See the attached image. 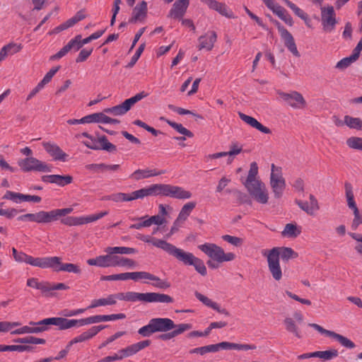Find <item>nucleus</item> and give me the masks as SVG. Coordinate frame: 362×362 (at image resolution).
Returning a JSON list of instances; mask_svg holds the SVG:
<instances>
[{
	"instance_id": "nucleus-1",
	"label": "nucleus",
	"mask_w": 362,
	"mask_h": 362,
	"mask_svg": "<svg viewBox=\"0 0 362 362\" xmlns=\"http://www.w3.org/2000/svg\"><path fill=\"white\" fill-rule=\"evenodd\" d=\"M137 238L144 243H151L155 247L163 250L184 265L193 266L194 269L202 276H204L207 274V269L204 261L194 256L193 253L186 252L165 240L150 235H139Z\"/></svg>"
},
{
	"instance_id": "nucleus-2",
	"label": "nucleus",
	"mask_w": 362,
	"mask_h": 362,
	"mask_svg": "<svg viewBox=\"0 0 362 362\" xmlns=\"http://www.w3.org/2000/svg\"><path fill=\"white\" fill-rule=\"evenodd\" d=\"M149 196L169 197L177 199H189L192 194L183 187L170 184H153L148 186Z\"/></svg>"
},
{
	"instance_id": "nucleus-3",
	"label": "nucleus",
	"mask_w": 362,
	"mask_h": 362,
	"mask_svg": "<svg viewBox=\"0 0 362 362\" xmlns=\"http://www.w3.org/2000/svg\"><path fill=\"white\" fill-rule=\"evenodd\" d=\"M118 300H124L129 302L141 301L146 303H171L173 298L164 293H137L134 291H128L126 293H117Z\"/></svg>"
},
{
	"instance_id": "nucleus-4",
	"label": "nucleus",
	"mask_w": 362,
	"mask_h": 362,
	"mask_svg": "<svg viewBox=\"0 0 362 362\" xmlns=\"http://www.w3.org/2000/svg\"><path fill=\"white\" fill-rule=\"evenodd\" d=\"M175 327L174 322L167 317H156L149 320L148 325L139 328L138 333L142 337H150L156 332H167Z\"/></svg>"
},
{
	"instance_id": "nucleus-5",
	"label": "nucleus",
	"mask_w": 362,
	"mask_h": 362,
	"mask_svg": "<svg viewBox=\"0 0 362 362\" xmlns=\"http://www.w3.org/2000/svg\"><path fill=\"white\" fill-rule=\"evenodd\" d=\"M198 248L210 259L217 263L230 262L235 259V255L233 252H225L223 249L214 243L199 245Z\"/></svg>"
},
{
	"instance_id": "nucleus-6",
	"label": "nucleus",
	"mask_w": 362,
	"mask_h": 362,
	"mask_svg": "<svg viewBox=\"0 0 362 362\" xmlns=\"http://www.w3.org/2000/svg\"><path fill=\"white\" fill-rule=\"evenodd\" d=\"M269 185L274 197L278 199H281L286 189V183L283 176L282 168L274 163L271 165Z\"/></svg>"
},
{
	"instance_id": "nucleus-7",
	"label": "nucleus",
	"mask_w": 362,
	"mask_h": 362,
	"mask_svg": "<svg viewBox=\"0 0 362 362\" xmlns=\"http://www.w3.org/2000/svg\"><path fill=\"white\" fill-rule=\"evenodd\" d=\"M18 165L23 172H40L49 173L52 170V166L47 163L42 161L33 156L26 157L18 160Z\"/></svg>"
},
{
	"instance_id": "nucleus-8",
	"label": "nucleus",
	"mask_w": 362,
	"mask_h": 362,
	"mask_svg": "<svg viewBox=\"0 0 362 362\" xmlns=\"http://www.w3.org/2000/svg\"><path fill=\"white\" fill-rule=\"evenodd\" d=\"M261 253L267 258L268 269L273 279L277 281H280L282 279L283 272L277 250L276 249L262 250Z\"/></svg>"
},
{
	"instance_id": "nucleus-9",
	"label": "nucleus",
	"mask_w": 362,
	"mask_h": 362,
	"mask_svg": "<svg viewBox=\"0 0 362 362\" xmlns=\"http://www.w3.org/2000/svg\"><path fill=\"white\" fill-rule=\"evenodd\" d=\"M278 99L288 105L291 107L297 110L304 109L306 105V101L301 93L298 91L292 90L288 93L281 90L276 91Z\"/></svg>"
},
{
	"instance_id": "nucleus-10",
	"label": "nucleus",
	"mask_w": 362,
	"mask_h": 362,
	"mask_svg": "<svg viewBox=\"0 0 362 362\" xmlns=\"http://www.w3.org/2000/svg\"><path fill=\"white\" fill-rule=\"evenodd\" d=\"M251 197L257 203L267 204L269 202V192L265 184L262 181L245 185Z\"/></svg>"
},
{
	"instance_id": "nucleus-11",
	"label": "nucleus",
	"mask_w": 362,
	"mask_h": 362,
	"mask_svg": "<svg viewBox=\"0 0 362 362\" xmlns=\"http://www.w3.org/2000/svg\"><path fill=\"white\" fill-rule=\"evenodd\" d=\"M147 96V93L141 92L134 96L125 100L122 103L105 109L104 112L113 116H121L126 114L137 102Z\"/></svg>"
},
{
	"instance_id": "nucleus-12",
	"label": "nucleus",
	"mask_w": 362,
	"mask_h": 362,
	"mask_svg": "<svg viewBox=\"0 0 362 362\" xmlns=\"http://www.w3.org/2000/svg\"><path fill=\"white\" fill-rule=\"evenodd\" d=\"M153 274L147 272H125L121 274H111L107 276H102L100 277L101 281H127L132 279L134 281H138L140 279L151 281Z\"/></svg>"
},
{
	"instance_id": "nucleus-13",
	"label": "nucleus",
	"mask_w": 362,
	"mask_h": 362,
	"mask_svg": "<svg viewBox=\"0 0 362 362\" xmlns=\"http://www.w3.org/2000/svg\"><path fill=\"white\" fill-rule=\"evenodd\" d=\"M110 247L105 249V255L97 256L95 258L88 259L87 264L90 266H95L98 267H116V262L117 255H115Z\"/></svg>"
},
{
	"instance_id": "nucleus-14",
	"label": "nucleus",
	"mask_w": 362,
	"mask_h": 362,
	"mask_svg": "<svg viewBox=\"0 0 362 362\" xmlns=\"http://www.w3.org/2000/svg\"><path fill=\"white\" fill-rule=\"evenodd\" d=\"M321 23L326 33H332L337 23L336 13L332 6H321Z\"/></svg>"
},
{
	"instance_id": "nucleus-15",
	"label": "nucleus",
	"mask_w": 362,
	"mask_h": 362,
	"mask_svg": "<svg viewBox=\"0 0 362 362\" xmlns=\"http://www.w3.org/2000/svg\"><path fill=\"white\" fill-rule=\"evenodd\" d=\"M43 322L46 326V330L48 329L49 325L57 326L60 330L82 326L81 319H68L62 317L45 318Z\"/></svg>"
},
{
	"instance_id": "nucleus-16",
	"label": "nucleus",
	"mask_w": 362,
	"mask_h": 362,
	"mask_svg": "<svg viewBox=\"0 0 362 362\" xmlns=\"http://www.w3.org/2000/svg\"><path fill=\"white\" fill-rule=\"evenodd\" d=\"M148 197V187L134 191L129 194L117 192L109 196L108 199L115 202H131Z\"/></svg>"
},
{
	"instance_id": "nucleus-17",
	"label": "nucleus",
	"mask_w": 362,
	"mask_h": 362,
	"mask_svg": "<svg viewBox=\"0 0 362 362\" xmlns=\"http://www.w3.org/2000/svg\"><path fill=\"white\" fill-rule=\"evenodd\" d=\"M308 326L314 328L322 334H325L327 337L333 338L334 339L337 340L342 346L346 349H352L356 347V344L351 339L333 331L325 329L317 324L309 323Z\"/></svg>"
},
{
	"instance_id": "nucleus-18",
	"label": "nucleus",
	"mask_w": 362,
	"mask_h": 362,
	"mask_svg": "<svg viewBox=\"0 0 362 362\" xmlns=\"http://www.w3.org/2000/svg\"><path fill=\"white\" fill-rule=\"evenodd\" d=\"M265 6L271 10L274 14H276L279 18H281L284 23L289 26H292L293 21L291 15L286 11V10L280 6L279 4L275 2V0H262Z\"/></svg>"
},
{
	"instance_id": "nucleus-19",
	"label": "nucleus",
	"mask_w": 362,
	"mask_h": 362,
	"mask_svg": "<svg viewBox=\"0 0 362 362\" xmlns=\"http://www.w3.org/2000/svg\"><path fill=\"white\" fill-rule=\"evenodd\" d=\"M293 318L291 317H286L284 320V325L287 332L293 334L298 339H301L303 334L298 327L297 326L296 321L301 322L303 320V315L300 311H296L293 314Z\"/></svg>"
},
{
	"instance_id": "nucleus-20",
	"label": "nucleus",
	"mask_w": 362,
	"mask_h": 362,
	"mask_svg": "<svg viewBox=\"0 0 362 362\" xmlns=\"http://www.w3.org/2000/svg\"><path fill=\"white\" fill-rule=\"evenodd\" d=\"M107 327V325H95L81 332L69 341V345L78 343H85L94 338L101 330Z\"/></svg>"
},
{
	"instance_id": "nucleus-21",
	"label": "nucleus",
	"mask_w": 362,
	"mask_h": 362,
	"mask_svg": "<svg viewBox=\"0 0 362 362\" xmlns=\"http://www.w3.org/2000/svg\"><path fill=\"white\" fill-rule=\"evenodd\" d=\"M275 25L277 26L280 35L284 40L285 46L295 57H299L300 53L292 35L279 22L275 21Z\"/></svg>"
},
{
	"instance_id": "nucleus-22",
	"label": "nucleus",
	"mask_w": 362,
	"mask_h": 362,
	"mask_svg": "<svg viewBox=\"0 0 362 362\" xmlns=\"http://www.w3.org/2000/svg\"><path fill=\"white\" fill-rule=\"evenodd\" d=\"M43 320L38 322L30 321L28 325L11 331L12 335H21L25 334H37L46 331V326Z\"/></svg>"
},
{
	"instance_id": "nucleus-23",
	"label": "nucleus",
	"mask_w": 362,
	"mask_h": 362,
	"mask_svg": "<svg viewBox=\"0 0 362 362\" xmlns=\"http://www.w3.org/2000/svg\"><path fill=\"white\" fill-rule=\"evenodd\" d=\"M216 40V33L214 30H209L198 38L197 48L199 50L211 51Z\"/></svg>"
},
{
	"instance_id": "nucleus-24",
	"label": "nucleus",
	"mask_w": 362,
	"mask_h": 362,
	"mask_svg": "<svg viewBox=\"0 0 362 362\" xmlns=\"http://www.w3.org/2000/svg\"><path fill=\"white\" fill-rule=\"evenodd\" d=\"M310 202L302 201L300 199H296L295 201L296 204L298 206V207L305 211L309 216H315L316 212L320 209V205L316 197L310 194L309 195Z\"/></svg>"
},
{
	"instance_id": "nucleus-25",
	"label": "nucleus",
	"mask_w": 362,
	"mask_h": 362,
	"mask_svg": "<svg viewBox=\"0 0 362 362\" xmlns=\"http://www.w3.org/2000/svg\"><path fill=\"white\" fill-rule=\"evenodd\" d=\"M42 145L45 151L52 157L53 160L63 162L67 160L68 155L64 152L57 144L52 142L44 141Z\"/></svg>"
},
{
	"instance_id": "nucleus-26",
	"label": "nucleus",
	"mask_w": 362,
	"mask_h": 362,
	"mask_svg": "<svg viewBox=\"0 0 362 362\" xmlns=\"http://www.w3.org/2000/svg\"><path fill=\"white\" fill-rule=\"evenodd\" d=\"M59 257H30L29 264L42 269H52L54 270L55 264L59 263Z\"/></svg>"
},
{
	"instance_id": "nucleus-27",
	"label": "nucleus",
	"mask_w": 362,
	"mask_h": 362,
	"mask_svg": "<svg viewBox=\"0 0 362 362\" xmlns=\"http://www.w3.org/2000/svg\"><path fill=\"white\" fill-rule=\"evenodd\" d=\"M201 1L208 6L212 10L219 13L228 18H234L233 12L226 6L225 3L218 2L216 0H201Z\"/></svg>"
},
{
	"instance_id": "nucleus-28",
	"label": "nucleus",
	"mask_w": 362,
	"mask_h": 362,
	"mask_svg": "<svg viewBox=\"0 0 362 362\" xmlns=\"http://www.w3.org/2000/svg\"><path fill=\"white\" fill-rule=\"evenodd\" d=\"M189 4V0H176L170 9L168 17L182 19Z\"/></svg>"
},
{
	"instance_id": "nucleus-29",
	"label": "nucleus",
	"mask_w": 362,
	"mask_h": 362,
	"mask_svg": "<svg viewBox=\"0 0 362 362\" xmlns=\"http://www.w3.org/2000/svg\"><path fill=\"white\" fill-rule=\"evenodd\" d=\"M147 3L145 1H142L134 8L129 22L131 23L144 22L147 16Z\"/></svg>"
},
{
	"instance_id": "nucleus-30",
	"label": "nucleus",
	"mask_w": 362,
	"mask_h": 362,
	"mask_svg": "<svg viewBox=\"0 0 362 362\" xmlns=\"http://www.w3.org/2000/svg\"><path fill=\"white\" fill-rule=\"evenodd\" d=\"M42 180L45 182L55 184L59 187H64L73 182V177L70 175H49L42 176Z\"/></svg>"
},
{
	"instance_id": "nucleus-31",
	"label": "nucleus",
	"mask_w": 362,
	"mask_h": 362,
	"mask_svg": "<svg viewBox=\"0 0 362 362\" xmlns=\"http://www.w3.org/2000/svg\"><path fill=\"white\" fill-rule=\"evenodd\" d=\"M194 296L204 305L216 310L218 313L222 314L225 316H228V317L230 315V313L228 310H226V308H221L219 304L213 301L212 300H211L208 297L205 296L204 295L202 294L201 293L196 291L194 293Z\"/></svg>"
},
{
	"instance_id": "nucleus-32",
	"label": "nucleus",
	"mask_w": 362,
	"mask_h": 362,
	"mask_svg": "<svg viewBox=\"0 0 362 362\" xmlns=\"http://www.w3.org/2000/svg\"><path fill=\"white\" fill-rule=\"evenodd\" d=\"M218 351L220 349L225 350H237V351H250L255 350L257 346L254 344H238L229 341H222L217 344Z\"/></svg>"
},
{
	"instance_id": "nucleus-33",
	"label": "nucleus",
	"mask_w": 362,
	"mask_h": 362,
	"mask_svg": "<svg viewBox=\"0 0 362 362\" xmlns=\"http://www.w3.org/2000/svg\"><path fill=\"white\" fill-rule=\"evenodd\" d=\"M118 300L117 293H112L98 299L91 300L88 308H95L102 306L115 305Z\"/></svg>"
},
{
	"instance_id": "nucleus-34",
	"label": "nucleus",
	"mask_w": 362,
	"mask_h": 362,
	"mask_svg": "<svg viewBox=\"0 0 362 362\" xmlns=\"http://www.w3.org/2000/svg\"><path fill=\"white\" fill-rule=\"evenodd\" d=\"M238 115H239L240 118L244 122H245L247 124H248L251 127L255 128L264 134H271L272 132H271L270 129L262 125L255 118H254L251 116L247 115L240 112H238Z\"/></svg>"
},
{
	"instance_id": "nucleus-35",
	"label": "nucleus",
	"mask_w": 362,
	"mask_h": 362,
	"mask_svg": "<svg viewBox=\"0 0 362 362\" xmlns=\"http://www.w3.org/2000/svg\"><path fill=\"white\" fill-rule=\"evenodd\" d=\"M59 263L55 264L54 272H66L75 274H81V269L79 265L72 263H63L62 258L59 257Z\"/></svg>"
},
{
	"instance_id": "nucleus-36",
	"label": "nucleus",
	"mask_w": 362,
	"mask_h": 362,
	"mask_svg": "<svg viewBox=\"0 0 362 362\" xmlns=\"http://www.w3.org/2000/svg\"><path fill=\"white\" fill-rule=\"evenodd\" d=\"M151 344L150 340H144L141 341H139L135 344H132L129 346L123 348V352H124L125 356L127 357H130L136 354H137L141 350L145 349Z\"/></svg>"
},
{
	"instance_id": "nucleus-37",
	"label": "nucleus",
	"mask_w": 362,
	"mask_h": 362,
	"mask_svg": "<svg viewBox=\"0 0 362 362\" xmlns=\"http://www.w3.org/2000/svg\"><path fill=\"white\" fill-rule=\"evenodd\" d=\"M164 171H157L156 170L149 169H139L135 170L131 175L130 178L135 180H139L145 178H148L153 176L160 175L163 174Z\"/></svg>"
},
{
	"instance_id": "nucleus-38",
	"label": "nucleus",
	"mask_w": 362,
	"mask_h": 362,
	"mask_svg": "<svg viewBox=\"0 0 362 362\" xmlns=\"http://www.w3.org/2000/svg\"><path fill=\"white\" fill-rule=\"evenodd\" d=\"M22 45L14 42L8 43L4 46L0 50V62L4 60L8 55H13L22 49Z\"/></svg>"
},
{
	"instance_id": "nucleus-39",
	"label": "nucleus",
	"mask_w": 362,
	"mask_h": 362,
	"mask_svg": "<svg viewBox=\"0 0 362 362\" xmlns=\"http://www.w3.org/2000/svg\"><path fill=\"white\" fill-rule=\"evenodd\" d=\"M61 217L59 209H53L49 211H40V223H48L57 221Z\"/></svg>"
},
{
	"instance_id": "nucleus-40",
	"label": "nucleus",
	"mask_w": 362,
	"mask_h": 362,
	"mask_svg": "<svg viewBox=\"0 0 362 362\" xmlns=\"http://www.w3.org/2000/svg\"><path fill=\"white\" fill-rule=\"evenodd\" d=\"M196 207V202H189L185 204L181 208L177 217V223L185 222L191 214L192 211Z\"/></svg>"
},
{
	"instance_id": "nucleus-41",
	"label": "nucleus",
	"mask_w": 362,
	"mask_h": 362,
	"mask_svg": "<svg viewBox=\"0 0 362 362\" xmlns=\"http://www.w3.org/2000/svg\"><path fill=\"white\" fill-rule=\"evenodd\" d=\"M301 233V228L298 227L294 223H287L284 230L281 232V235L286 238H296Z\"/></svg>"
},
{
	"instance_id": "nucleus-42",
	"label": "nucleus",
	"mask_w": 362,
	"mask_h": 362,
	"mask_svg": "<svg viewBox=\"0 0 362 362\" xmlns=\"http://www.w3.org/2000/svg\"><path fill=\"white\" fill-rule=\"evenodd\" d=\"M160 119L165 121L171 127H173L175 130H176L180 134L186 136L189 138L193 137V133L182 126V124L176 123L175 122H172L169 119H166L164 117H160Z\"/></svg>"
},
{
	"instance_id": "nucleus-43",
	"label": "nucleus",
	"mask_w": 362,
	"mask_h": 362,
	"mask_svg": "<svg viewBox=\"0 0 362 362\" xmlns=\"http://www.w3.org/2000/svg\"><path fill=\"white\" fill-rule=\"evenodd\" d=\"M272 249H276L277 250L278 257L279 259L281 257L282 259L288 260L289 259L296 258L298 256L297 253L293 251V250L291 249V247H273Z\"/></svg>"
},
{
	"instance_id": "nucleus-44",
	"label": "nucleus",
	"mask_w": 362,
	"mask_h": 362,
	"mask_svg": "<svg viewBox=\"0 0 362 362\" xmlns=\"http://www.w3.org/2000/svg\"><path fill=\"white\" fill-rule=\"evenodd\" d=\"M257 175L258 165L256 162H252L250 163V170L247 178L245 182L243 183L244 185L261 180L257 177Z\"/></svg>"
},
{
	"instance_id": "nucleus-45",
	"label": "nucleus",
	"mask_w": 362,
	"mask_h": 362,
	"mask_svg": "<svg viewBox=\"0 0 362 362\" xmlns=\"http://www.w3.org/2000/svg\"><path fill=\"white\" fill-rule=\"evenodd\" d=\"M338 351L337 349H332L326 351H316L315 356L316 358H320L322 361H330L338 356Z\"/></svg>"
},
{
	"instance_id": "nucleus-46",
	"label": "nucleus",
	"mask_w": 362,
	"mask_h": 362,
	"mask_svg": "<svg viewBox=\"0 0 362 362\" xmlns=\"http://www.w3.org/2000/svg\"><path fill=\"white\" fill-rule=\"evenodd\" d=\"M344 187H345L346 197V200H347V205H348L349 208L351 210L357 209L358 207H357L356 202L354 200V195L351 185L349 182H346Z\"/></svg>"
},
{
	"instance_id": "nucleus-47",
	"label": "nucleus",
	"mask_w": 362,
	"mask_h": 362,
	"mask_svg": "<svg viewBox=\"0 0 362 362\" xmlns=\"http://www.w3.org/2000/svg\"><path fill=\"white\" fill-rule=\"evenodd\" d=\"M288 7H289L293 13L300 18L302 20L307 23L308 21V16L306 13H305L302 9H300L298 6H297L295 4L291 2L289 0H281Z\"/></svg>"
},
{
	"instance_id": "nucleus-48",
	"label": "nucleus",
	"mask_w": 362,
	"mask_h": 362,
	"mask_svg": "<svg viewBox=\"0 0 362 362\" xmlns=\"http://www.w3.org/2000/svg\"><path fill=\"white\" fill-rule=\"evenodd\" d=\"M137 263L132 259L117 255L116 267H124L127 269H134Z\"/></svg>"
},
{
	"instance_id": "nucleus-49",
	"label": "nucleus",
	"mask_w": 362,
	"mask_h": 362,
	"mask_svg": "<svg viewBox=\"0 0 362 362\" xmlns=\"http://www.w3.org/2000/svg\"><path fill=\"white\" fill-rule=\"evenodd\" d=\"M344 122L351 129H362V120L360 118L346 115L344 118Z\"/></svg>"
},
{
	"instance_id": "nucleus-50",
	"label": "nucleus",
	"mask_w": 362,
	"mask_h": 362,
	"mask_svg": "<svg viewBox=\"0 0 362 362\" xmlns=\"http://www.w3.org/2000/svg\"><path fill=\"white\" fill-rule=\"evenodd\" d=\"M32 347L25 345H1L0 351H30Z\"/></svg>"
},
{
	"instance_id": "nucleus-51",
	"label": "nucleus",
	"mask_w": 362,
	"mask_h": 362,
	"mask_svg": "<svg viewBox=\"0 0 362 362\" xmlns=\"http://www.w3.org/2000/svg\"><path fill=\"white\" fill-rule=\"evenodd\" d=\"M108 214L107 211H100L97 214H90L86 216H81L82 225L95 222Z\"/></svg>"
},
{
	"instance_id": "nucleus-52",
	"label": "nucleus",
	"mask_w": 362,
	"mask_h": 362,
	"mask_svg": "<svg viewBox=\"0 0 362 362\" xmlns=\"http://www.w3.org/2000/svg\"><path fill=\"white\" fill-rule=\"evenodd\" d=\"M110 250L113 252L115 255H117V254L119 255H132L135 254L137 251L136 249L133 247H110Z\"/></svg>"
},
{
	"instance_id": "nucleus-53",
	"label": "nucleus",
	"mask_w": 362,
	"mask_h": 362,
	"mask_svg": "<svg viewBox=\"0 0 362 362\" xmlns=\"http://www.w3.org/2000/svg\"><path fill=\"white\" fill-rule=\"evenodd\" d=\"M98 143L100 144V149H103L109 152L116 151V146L110 143L105 136L99 137Z\"/></svg>"
},
{
	"instance_id": "nucleus-54",
	"label": "nucleus",
	"mask_w": 362,
	"mask_h": 362,
	"mask_svg": "<svg viewBox=\"0 0 362 362\" xmlns=\"http://www.w3.org/2000/svg\"><path fill=\"white\" fill-rule=\"evenodd\" d=\"M346 144L350 148L362 151V137H349L346 140Z\"/></svg>"
},
{
	"instance_id": "nucleus-55",
	"label": "nucleus",
	"mask_w": 362,
	"mask_h": 362,
	"mask_svg": "<svg viewBox=\"0 0 362 362\" xmlns=\"http://www.w3.org/2000/svg\"><path fill=\"white\" fill-rule=\"evenodd\" d=\"M61 223L68 226H81V216H68L62 219Z\"/></svg>"
},
{
	"instance_id": "nucleus-56",
	"label": "nucleus",
	"mask_w": 362,
	"mask_h": 362,
	"mask_svg": "<svg viewBox=\"0 0 362 362\" xmlns=\"http://www.w3.org/2000/svg\"><path fill=\"white\" fill-rule=\"evenodd\" d=\"M21 325L19 322H8V321H1L0 322V332H8L13 331L14 327Z\"/></svg>"
},
{
	"instance_id": "nucleus-57",
	"label": "nucleus",
	"mask_w": 362,
	"mask_h": 362,
	"mask_svg": "<svg viewBox=\"0 0 362 362\" xmlns=\"http://www.w3.org/2000/svg\"><path fill=\"white\" fill-rule=\"evenodd\" d=\"M222 239L235 247H240L244 243V240L243 238L230 235H223Z\"/></svg>"
},
{
	"instance_id": "nucleus-58",
	"label": "nucleus",
	"mask_w": 362,
	"mask_h": 362,
	"mask_svg": "<svg viewBox=\"0 0 362 362\" xmlns=\"http://www.w3.org/2000/svg\"><path fill=\"white\" fill-rule=\"evenodd\" d=\"M38 290L45 296H51L52 295L51 293L52 291V284L49 281H40Z\"/></svg>"
},
{
	"instance_id": "nucleus-59",
	"label": "nucleus",
	"mask_w": 362,
	"mask_h": 362,
	"mask_svg": "<svg viewBox=\"0 0 362 362\" xmlns=\"http://www.w3.org/2000/svg\"><path fill=\"white\" fill-rule=\"evenodd\" d=\"M152 285L154 287L165 289L170 286V283L166 280L160 279L158 276L153 275L152 280Z\"/></svg>"
},
{
	"instance_id": "nucleus-60",
	"label": "nucleus",
	"mask_w": 362,
	"mask_h": 362,
	"mask_svg": "<svg viewBox=\"0 0 362 362\" xmlns=\"http://www.w3.org/2000/svg\"><path fill=\"white\" fill-rule=\"evenodd\" d=\"M81 35H78L74 38L71 39L66 45L69 50L78 51L82 47L81 44Z\"/></svg>"
},
{
	"instance_id": "nucleus-61",
	"label": "nucleus",
	"mask_w": 362,
	"mask_h": 362,
	"mask_svg": "<svg viewBox=\"0 0 362 362\" xmlns=\"http://www.w3.org/2000/svg\"><path fill=\"white\" fill-rule=\"evenodd\" d=\"M356 61V59L353 58V56L351 55L349 57H345L339 61L335 67L338 69H344L349 66L353 62Z\"/></svg>"
},
{
	"instance_id": "nucleus-62",
	"label": "nucleus",
	"mask_w": 362,
	"mask_h": 362,
	"mask_svg": "<svg viewBox=\"0 0 362 362\" xmlns=\"http://www.w3.org/2000/svg\"><path fill=\"white\" fill-rule=\"evenodd\" d=\"M192 327V325L191 324L187 323H182L179 325H175V327L173 329V332L175 337L184 333L185 332L191 329Z\"/></svg>"
},
{
	"instance_id": "nucleus-63",
	"label": "nucleus",
	"mask_w": 362,
	"mask_h": 362,
	"mask_svg": "<svg viewBox=\"0 0 362 362\" xmlns=\"http://www.w3.org/2000/svg\"><path fill=\"white\" fill-rule=\"evenodd\" d=\"M22 194L12 192V191H6L5 194L3 196L4 199L11 200L16 203H20L22 202L21 200Z\"/></svg>"
},
{
	"instance_id": "nucleus-64",
	"label": "nucleus",
	"mask_w": 362,
	"mask_h": 362,
	"mask_svg": "<svg viewBox=\"0 0 362 362\" xmlns=\"http://www.w3.org/2000/svg\"><path fill=\"white\" fill-rule=\"evenodd\" d=\"M352 211L354 218L351 223V228L356 230L358 226L362 223V212L361 213L358 208Z\"/></svg>"
}]
</instances>
